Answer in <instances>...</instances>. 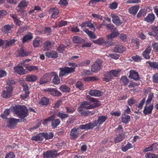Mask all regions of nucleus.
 Here are the masks:
<instances>
[{
    "instance_id": "obj_29",
    "label": "nucleus",
    "mask_w": 158,
    "mask_h": 158,
    "mask_svg": "<svg viewBox=\"0 0 158 158\" xmlns=\"http://www.w3.org/2000/svg\"><path fill=\"white\" fill-rule=\"evenodd\" d=\"M104 78H103V81L106 82H108L113 78L111 71L106 73L104 74Z\"/></svg>"
},
{
    "instance_id": "obj_27",
    "label": "nucleus",
    "mask_w": 158,
    "mask_h": 158,
    "mask_svg": "<svg viewBox=\"0 0 158 158\" xmlns=\"http://www.w3.org/2000/svg\"><path fill=\"white\" fill-rule=\"evenodd\" d=\"M125 50V48L121 45H117L114 48V51L116 52L121 53L123 52Z\"/></svg>"
},
{
    "instance_id": "obj_62",
    "label": "nucleus",
    "mask_w": 158,
    "mask_h": 158,
    "mask_svg": "<svg viewBox=\"0 0 158 158\" xmlns=\"http://www.w3.org/2000/svg\"><path fill=\"white\" fill-rule=\"evenodd\" d=\"M107 28L110 30L112 32H114L116 30V29L113 25L108 24L106 25Z\"/></svg>"
},
{
    "instance_id": "obj_32",
    "label": "nucleus",
    "mask_w": 158,
    "mask_h": 158,
    "mask_svg": "<svg viewBox=\"0 0 158 158\" xmlns=\"http://www.w3.org/2000/svg\"><path fill=\"white\" fill-rule=\"evenodd\" d=\"M157 149V144L155 143L152 144V145L150 147L145 148L143 151L144 152H146L148 151H155Z\"/></svg>"
},
{
    "instance_id": "obj_40",
    "label": "nucleus",
    "mask_w": 158,
    "mask_h": 158,
    "mask_svg": "<svg viewBox=\"0 0 158 158\" xmlns=\"http://www.w3.org/2000/svg\"><path fill=\"white\" fill-rule=\"evenodd\" d=\"M33 38L32 35L31 34H29L24 36L22 38V42L23 43H25L28 41L31 40Z\"/></svg>"
},
{
    "instance_id": "obj_63",
    "label": "nucleus",
    "mask_w": 158,
    "mask_h": 158,
    "mask_svg": "<svg viewBox=\"0 0 158 158\" xmlns=\"http://www.w3.org/2000/svg\"><path fill=\"white\" fill-rule=\"evenodd\" d=\"M152 46L156 51H158V43L153 42L152 44Z\"/></svg>"
},
{
    "instance_id": "obj_36",
    "label": "nucleus",
    "mask_w": 158,
    "mask_h": 158,
    "mask_svg": "<svg viewBox=\"0 0 158 158\" xmlns=\"http://www.w3.org/2000/svg\"><path fill=\"white\" fill-rule=\"evenodd\" d=\"M73 42L76 44H81L84 42V40L78 36H74L73 38Z\"/></svg>"
},
{
    "instance_id": "obj_54",
    "label": "nucleus",
    "mask_w": 158,
    "mask_h": 158,
    "mask_svg": "<svg viewBox=\"0 0 158 158\" xmlns=\"http://www.w3.org/2000/svg\"><path fill=\"white\" fill-rule=\"evenodd\" d=\"M113 32H112L110 34L108 35L107 36V38L108 39H111L112 38H114L117 35H118V31H116V30L115 31Z\"/></svg>"
},
{
    "instance_id": "obj_64",
    "label": "nucleus",
    "mask_w": 158,
    "mask_h": 158,
    "mask_svg": "<svg viewBox=\"0 0 158 158\" xmlns=\"http://www.w3.org/2000/svg\"><path fill=\"white\" fill-rule=\"evenodd\" d=\"M152 78L153 82L158 83V74H156L153 75Z\"/></svg>"
},
{
    "instance_id": "obj_45",
    "label": "nucleus",
    "mask_w": 158,
    "mask_h": 158,
    "mask_svg": "<svg viewBox=\"0 0 158 158\" xmlns=\"http://www.w3.org/2000/svg\"><path fill=\"white\" fill-rule=\"evenodd\" d=\"M133 147L132 144L129 142H128L125 146L122 147V149L123 151L126 152L128 150Z\"/></svg>"
},
{
    "instance_id": "obj_6",
    "label": "nucleus",
    "mask_w": 158,
    "mask_h": 158,
    "mask_svg": "<svg viewBox=\"0 0 158 158\" xmlns=\"http://www.w3.org/2000/svg\"><path fill=\"white\" fill-rule=\"evenodd\" d=\"M79 128L74 127L72 128L70 131V135L71 139H75L79 136L80 132L78 131Z\"/></svg>"
},
{
    "instance_id": "obj_44",
    "label": "nucleus",
    "mask_w": 158,
    "mask_h": 158,
    "mask_svg": "<svg viewBox=\"0 0 158 158\" xmlns=\"http://www.w3.org/2000/svg\"><path fill=\"white\" fill-rule=\"evenodd\" d=\"M26 68L30 71H33L37 72L38 71V68L36 66L27 65Z\"/></svg>"
},
{
    "instance_id": "obj_26",
    "label": "nucleus",
    "mask_w": 158,
    "mask_h": 158,
    "mask_svg": "<svg viewBox=\"0 0 158 158\" xmlns=\"http://www.w3.org/2000/svg\"><path fill=\"white\" fill-rule=\"evenodd\" d=\"M152 31L151 32H149L148 34L149 35L155 36L157 35L158 33V26H152L151 27Z\"/></svg>"
},
{
    "instance_id": "obj_52",
    "label": "nucleus",
    "mask_w": 158,
    "mask_h": 158,
    "mask_svg": "<svg viewBox=\"0 0 158 158\" xmlns=\"http://www.w3.org/2000/svg\"><path fill=\"white\" fill-rule=\"evenodd\" d=\"M90 62V60H84L82 62L79 63L78 65L79 66H86L89 65Z\"/></svg>"
},
{
    "instance_id": "obj_59",
    "label": "nucleus",
    "mask_w": 158,
    "mask_h": 158,
    "mask_svg": "<svg viewBox=\"0 0 158 158\" xmlns=\"http://www.w3.org/2000/svg\"><path fill=\"white\" fill-rule=\"evenodd\" d=\"M55 115H54V114L52 115L51 116L49 117L48 118L45 119V120H44V124H46L47 122H49V121H52H52L55 118Z\"/></svg>"
},
{
    "instance_id": "obj_30",
    "label": "nucleus",
    "mask_w": 158,
    "mask_h": 158,
    "mask_svg": "<svg viewBox=\"0 0 158 158\" xmlns=\"http://www.w3.org/2000/svg\"><path fill=\"white\" fill-rule=\"evenodd\" d=\"M44 134L41 133L37 135L33 136L31 138V139L38 141H41L44 139Z\"/></svg>"
},
{
    "instance_id": "obj_11",
    "label": "nucleus",
    "mask_w": 158,
    "mask_h": 158,
    "mask_svg": "<svg viewBox=\"0 0 158 158\" xmlns=\"http://www.w3.org/2000/svg\"><path fill=\"white\" fill-rule=\"evenodd\" d=\"M102 68V63L95 62L91 67V71L95 72L100 70Z\"/></svg>"
},
{
    "instance_id": "obj_7",
    "label": "nucleus",
    "mask_w": 158,
    "mask_h": 158,
    "mask_svg": "<svg viewBox=\"0 0 158 158\" xmlns=\"http://www.w3.org/2000/svg\"><path fill=\"white\" fill-rule=\"evenodd\" d=\"M7 120V127L10 128L14 127L16 125L17 122H19V119L14 118H10L8 119Z\"/></svg>"
},
{
    "instance_id": "obj_4",
    "label": "nucleus",
    "mask_w": 158,
    "mask_h": 158,
    "mask_svg": "<svg viewBox=\"0 0 158 158\" xmlns=\"http://www.w3.org/2000/svg\"><path fill=\"white\" fill-rule=\"evenodd\" d=\"M97 106H98L95 103L91 104L89 102L86 101H84L80 106L81 108L87 109H93L97 107Z\"/></svg>"
},
{
    "instance_id": "obj_25",
    "label": "nucleus",
    "mask_w": 158,
    "mask_h": 158,
    "mask_svg": "<svg viewBox=\"0 0 158 158\" xmlns=\"http://www.w3.org/2000/svg\"><path fill=\"white\" fill-rule=\"evenodd\" d=\"M37 79V76L34 75H27L25 78V80L28 82H34Z\"/></svg>"
},
{
    "instance_id": "obj_28",
    "label": "nucleus",
    "mask_w": 158,
    "mask_h": 158,
    "mask_svg": "<svg viewBox=\"0 0 158 158\" xmlns=\"http://www.w3.org/2000/svg\"><path fill=\"white\" fill-rule=\"evenodd\" d=\"M50 11L52 13L51 17L54 19H56L59 13L58 9L56 8H51Z\"/></svg>"
},
{
    "instance_id": "obj_1",
    "label": "nucleus",
    "mask_w": 158,
    "mask_h": 158,
    "mask_svg": "<svg viewBox=\"0 0 158 158\" xmlns=\"http://www.w3.org/2000/svg\"><path fill=\"white\" fill-rule=\"evenodd\" d=\"M14 112L20 118H24L28 115V110L26 107L24 106H16L14 109Z\"/></svg>"
},
{
    "instance_id": "obj_33",
    "label": "nucleus",
    "mask_w": 158,
    "mask_h": 158,
    "mask_svg": "<svg viewBox=\"0 0 158 158\" xmlns=\"http://www.w3.org/2000/svg\"><path fill=\"white\" fill-rule=\"evenodd\" d=\"M83 31L85 32L91 39H95L96 38V36L95 35L94 32L89 30L88 29H85L83 30Z\"/></svg>"
},
{
    "instance_id": "obj_2",
    "label": "nucleus",
    "mask_w": 158,
    "mask_h": 158,
    "mask_svg": "<svg viewBox=\"0 0 158 158\" xmlns=\"http://www.w3.org/2000/svg\"><path fill=\"white\" fill-rule=\"evenodd\" d=\"M59 70H60L59 76L62 77L69 73L74 72L75 71V68L64 67V68H60Z\"/></svg>"
},
{
    "instance_id": "obj_35",
    "label": "nucleus",
    "mask_w": 158,
    "mask_h": 158,
    "mask_svg": "<svg viewBox=\"0 0 158 158\" xmlns=\"http://www.w3.org/2000/svg\"><path fill=\"white\" fill-rule=\"evenodd\" d=\"M14 25L11 24V25H7L3 27H2V32L5 34L7 33L11 28L13 27Z\"/></svg>"
},
{
    "instance_id": "obj_22",
    "label": "nucleus",
    "mask_w": 158,
    "mask_h": 158,
    "mask_svg": "<svg viewBox=\"0 0 158 158\" xmlns=\"http://www.w3.org/2000/svg\"><path fill=\"white\" fill-rule=\"evenodd\" d=\"M155 19V15L152 13L149 14L144 19V20L148 23H152Z\"/></svg>"
},
{
    "instance_id": "obj_38",
    "label": "nucleus",
    "mask_w": 158,
    "mask_h": 158,
    "mask_svg": "<svg viewBox=\"0 0 158 158\" xmlns=\"http://www.w3.org/2000/svg\"><path fill=\"white\" fill-rule=\"evenodd\" d=\"M50 94L54 96H60L61 95L62 93L54 88H52Z\"/></svg>"
},
{
    "instance_id": "obj_3",
    "label": "nucleus",
    "mask_w": 158,
    "mask_h": 158,
    "mask_svg": "<svg viewBox=\"0 0 158 158\" xmlns=\"http://www.w3.org/2000/svg\"><path fill=\"white\" fill-rule=\"evenodd\" d=\"M6 89L7 90H3L2 92V96L3 98H9L12 95V87L11 86H7Z\"/></svg>"
},
{
    "instance_id": "obj_47",
    "label": "nucleus",
    "mask_w": 158,
    "mask_h": 158,
    "mask_svg": "<svg viewBox=\"0 0 158 158\" xmlns=\"http://www.w3.org/2000/svg\"><path fill=\"white\" fill-rule=\"evenodd\" d=\"M121 82L125 86L127 85L129 82V81L126 76H123L120 79Z\"/></svg>"
},
{
    "instance_id": "obj_8",
    "label": "nucleus",
    "mask_w": 158,
    "mask_h": 158,
    "mask_svg": "<svg viewBox=\"0 0 158 158\" xmlns=\"http://www.w3.org/2000/svg\"><path fill=\"white\" fill-rule=\"evenodd\" d=\"M153 106L152 104H146L144 107L143 113L145 115L150 114L153 109Z\"/></svg>"
},
{
    "instance_id": "obj_37",
    "label": "nucleus",
    "mask_w": 158,
    "mask_h": 158,
    "mask_svg": "<svg viewBox=\"0 0 158 158\" xmlns=\"http://www.w3.org/2000/svg\"><path fill=\"white\" fill-rule=\"evenodd\" d=\"M83 108L79 106L78 108V112L81 115L86 116L87 115H90V112L88 111H85L82 109Z\"/></svg>"
},
{
    "instance_id": "obj_24",
    "label": "nucleus",
    "mask_w": 158,
    "mask_h": 158,
    "mask_svg": "<svg viewBox=\"0 0 158 158\" xmlns=\"http://www.w3.org/2000/svg\"><path fill=\"white\" fill-rule=\"evenodd\" d=\"M45 55L48 58H56L58 56V53L55 51L46 52Z\"/></svg>"
},
{
    "instance_id": "obj_56",
    "label": "nucleus",
    "mask_w": 158,
    "mask_h": 158,
    "mask_svg": "<svg viewBox=\"0 0 158 158\" xmlns=\"http://www.w3.org/2000/svg\"><path fill=\"white\" fill-rule=\"evenodd\" d=\"M52 81L55 84L58 85L60 83V79L57 75H56L52 80Z\"/></svg>"
},
{
    "instance_id": "obj_13",
    "label": "nucleus",
    "mask_w": 158,
    "mask_h": 158,
    "mask_svg": "<svg viewBox=\"0 0 158 158\" xmlns=\"http://www.w3.org/2000/svg\"><path fill=\"white\" fill-rule=\"evenodd\" d=\"M152 50V47L150 45L148 46L146 48L142 54L143 56L146 59H149L150 58V56L149 54Z\"/></svg>"
},
{
    "instance_id": "obj_19",
    "label": "nucleus",
    "mask_w": 158,
    "mask_h": 158,
    "mask_svg": "<svg viewBox=\"0 0 158 158\" xmlns=\"http://www.w3.org/2000/svg\"><path fill=\"white\" fill-rule=\"evenodd\" d=\"M28 5V2L25 0H22L19 4L18 6V8L17 10L18 11L20 12L23 9Z\"/></svg>"
},
{
    "instance_id": "obj_21",
    "label": "nucleus",
    "mask_w": 158,
    "mask_h": 158,
    "mask_svg": "<svg viewBox=\"0 0 158 158\" xmlns=\"http://www.w3.org/2000/svg\"><path fill=\"white\" fill-rule=\"evenodd\" d=\"M10 17L13 19L14 22L16 25L20 26L23 24V23L18 18L17 15H15L11 14L10 15Z\"/></svg>"
},
{
    "instance_id": "obj_20",
    "label": "nucleus",
    "mask_w": 158,
    "mask_h": 158,
    "mask_svg": "<svg viewBox=\"0 0 158 158\" xmlns=\"http://www.w3.org/2000/svg\"><path fill=\"white\" fill-rule=\"evenodd\" d=\"M129 77L135 80H138L139 78L138 72L134 70H131L130 72Z\"/></svg>"
},
{
    "instance_id": "obj_42",
    "label": "nucleus",
    "mask_w": 158,
    "mask_h": 158,
    "mask_svg": "<svg viewBox=\"0 0 158 158\" xmlns=\"http://www.w3.org/2000/svg\"><path fill=\"white\" fill-rule=\"evenodd\" d=\"M49 99L46 98H42L39 102V103L42 105H47L49 103Z\"/></svg>"
},
{
    "instance_id": "obj_49",
    "label": "nucleus",
    "mask_w": 158,
    "mask_h": 158,
    "mask_svg": "<svg viewBox=\"0 0 158 158\" xmlns=\"http://www.w3.org/2000/svg\"><path fill=\"white\" fill-rule=\"evenodd\" d=\"M147 63H148L152 68L158 69V63H157L154 62H152L148 61H147Z\"/></svg>"
},
{
    "instance_id": "obj_15",
    "label": "nucleus",
    "mask_w": 158,
    "mask_h": 158,
    "mask_svg": "<svg viewBox=\"0 0 158 158\" xmlns=\"http://www.w3.org/2000/svg\"><path fill=\"white\" fill-rule=\"evenodd\" d=\"M42 39L39 37L35 38L33 40V44L35 47H41L42 44Z\"/></svg>"
},
{
    "instance_id": "obj_34",
    "label": "nucleus",
    "mask_w": 158,
    "mask_h": 158,
    "mask_svg": "<svg viewBox=\"0 0 158 158\" xmlns=\"http://www.w3.org/2000/svg\"><path fill=\"white\" fill-rule=\"evenodd\" d=\"M31 53L30 52H27L24 50L23 48H21L20 50L18 51V54L19 56H27L30 54Z\"/></svg>"
},
{
    "instance_id": "obj_18",
    "label": "nucleus",
    "mask_w": 158,
    "mask_h": 158,
    "mask_svg": "<svg viewBox=\"0 0 158 158\" xmlns=\"http://www.w3.org/2000/svg\"><path fill=\"white\" fill-rule=\"evenodd\" d=\"M103 92L100 90L96 89L91 90L88 93L89 94L96 97H99L101 96Z\"/></svg>"
},
{
    "instance_id": "obj_60",
    "label": "nucleus",
    "mask_w": 158,
    "mask_h": 158,
    "mask_svg": "<svg viewBox=\"0 0 158 158\" xmlns=\"http://www.w3.org/2000/svg\"><path fill=\"white\" fill-rule=\"evenodd\" d=\"M146 10L145 9L141 10L137 15V17L138 18L142 16H144L145 15Z\"/></svg>"
},
{
    "instance_id": "obj_31",
    "label": "nucleus",
    "mask_w": 158,
    "mask_h": 158,
    "mask_svg": "<svg viewBox=\"0 0 158 158\" xmlns=\"http://www.w3.org/2000/svg\"><path fill=\"white\" fill-rule=\"evenodd\" d=\"M139 6H135L131 7L128 9L129 12L130 13L135 15L139 9Z\"/></svg>"
},
{
    "instance_id": "obj_10",
    "label": "nucleus",
    "mask_w": 158,
    "mask_h": 158,
    "mask_svg": "<svg viewBox=\"0 0 158 158\" xmlns=\"http://www.w3.org/2000/svg\"><path fill=\"white\" fill-rule=\"evenodd\" d=\"M57 155L56 151H48L43 153L44 157V158H52L55 157Z\"/></svg>"
},
{
    "instance_id": "obj_41",
    "label": "nucleus",
    "mask_w": 158,
    "mask_h": 158,
    "mask_svg": "<svg viewBox=\"0 0 158 158\" xmlns=\"http://www.w3.org/2000/svg\"><path fill=\"white\" fill-rule=\"evenodd\" d=\"M130 117L128 115H122V122L125 123H128L130 121Z\"/></svg>"
},
{
    "instance_id": "obj_17",
    "label": "nucleus",
    "mask_w": 158,
    "mask_h": 158,
    "mask_svg": "<svg viewBox=\"0 0 158 158\" xmlns=\"http://www.w3.org/2000/svg\"><path fill=\"white\" fill-rule=\"evenodd\" d=\"M94 127L93 123L90 122L86 124L80 125L79 128L81 130L90 129H93Z\"/></svg>"
},
{
    "instance_id": "obj_16",
    "label": "nucleus",
    "mask_w": 158,
    "mask_h": 158,
    "mask_svg": "<svg viewBox=\"0 0 158 158\" xmlns=\"http://www.w3.org/2000/svg\"><path fill=\"white\" fill-rule=\"evenodd\" d=\"M93 41L94 43L104 46H107V44L108 42V41L105 40L102 38H100L97 40H93Z\"/></svg>"
},
{
    "instance_id": "obj_58",
    "label": "nucleus",
    "mask_w": 158,
    "mask_h": 158,
    "mask_svg": "<svg viewBox=\"0 0 158 158\" xmlns=\"http://www.w3.org/2000/svg\"><path fill=\"white\" fill-rule=\"evenodd\" d=\"M15 155L14 152H10L6 153L5 156V158H15Z\"/></svg>"
},
{
    "instance_id": "obj_53",
    "label": "nucleus",
    "mask_w": 158,
    "mask_h": 158,
    "mask_svg": "<svg viewBox=\"0 0 158 158\" xmlns=\"http://www.w3.org/2000/svg\"><path fill=\"white\" fill-rule=\"evenodd\" d=\"M118 5V3L114 2L109 4V7L111 9H115L117 8Z\"/></svg>"
},
{
    "instance_id": "obj_46",
    "label": "nucleus",
    "mask_w": 158,
    "mask_h": 158,
    "mask_svg": "<svg viewBox=\"0 0 158 158\" xmlns=\"http://www.w3.org/2000/svg\"><path fill=\"white\" fill-rule=\"evenodd\" d=\"M44 136V138L46 139H52L53 137V134L52 132L48 133H42Z\"/></svg>"
},
{
    "instance_id": "obj_50",
    "label": "nucleus",
    "mask_w": 158,
    "mask_h": 158,
    "mask_svg": "<svg viewBox=\"0 0 158 158\" xmlns=\"http://www.w3.org/2000/svg\"><path fill=\"white\" fill-rule=\"evenodd\" d=\"M60 122L59 119L53 120L52 122V126L53 127L56 128L60 124Z\"/></svg>"
},
{
    "instance_id": "obj_39",
    "label": "nucleus",
    "mask_w": 158,
    "mask_h": 158,
    "mask_svg": "<svg viewBox=\"0 0 158 158\" xmlns=\"http://www.w3.org/2000/svg\"><path fill=\"white\" fill-rule=\"evenodd\" d=\"M59 89L61 91L64 92H69L70 90L69 88L65 85L60 86Z\"/></svg>"
},
{
    "instance_id": "obj_23",
    "label": "nucleus",
    "mask_w": 158,
    "mask_h": 158,
    "mask_svg": "<svg viewBox=\"0 0 158 158\" xmlns=\"http://www.w3.org/2000/svg\"><path fill=\"white\" fill-rule=\"evenodd\" d=\"M125 137V133L124 132H122L114 139V141L115 143H118L123 140Z\"/></svg>"
},
{
    "instance_id": "obj_9",
    "label": "nucleus",
    "mask_w": 158,
    "mask_h": 158,
    "mask_svg": "<svg viewBox=\"0 0 158 158\" xmlns=\"http://www.w3.org/2000/svg\"><path fill=\"white\" fill-rule=\"evenodd\" d=\"M111 16L112 18L113 22L116 26H119L123 23L122 21L120 19L119 17L116 15L112 14L111 15Z\"/></svg>"
},
{
    "instance_id": "obj_48",
    "label": "nucleus",
    "mask_w": 158,
    "mask_h": 158,
    "mask_svg": "<svg viewBox=\"0 0 158 158\" xmlns=\"http://www.w3.org/2000/svg\"><path fill=\"white\" fill-rule=\"evenodd\" d=\"M57 115L61 119L67 118L69 116L68 114L63 113L60 112L57 113Z\"/></svg>"
},
{
    "instance_id": "obj_55",
    "label": "nucleus",
    "mask_w": 158,
    "mask_h": 158,
    "mask_svg": "<svg viewBox=\"0 0 158 158\" xmlns=\"http://www.w3.org/2000/svg\"><path fill=\"white\" fill-rule=\"evenodd\" d=\"M66 46L64 44H60L57 48V50L60 53H62L66 48Z\"/></svg>"
},
{
    "instance_id": "obj_5",
    "label": "nucleus",
    "mask_w": 158,
    "mask_h": 158,
    "mask_svg": "<svg viewBox=\"0 0 158 158\" xmlns=\"http://www.w3.org/2000/svg\"><path fill=\"white\" fill-rule=\"evenodd\" d=\"M107 118V117L106 115H101L98 116L97 120L93 121V123L94 127L97 126L98 124L99 126H100L106 121Z\"/></svg>"
},
{
    "instance_id": "obj_57",
    "label": "nucleus",
    "mask_w": 158,
    "mask_h": 158,
    "mask_svg": "<svg viewBox=\"0 0 158 158\" xmlns=\"http://www.w3.org/2000/svg\"><path fill=\"white\" fill-rule=\"evenodd\" d=\"M111 73H112L113 76L117 77L120 71V70L119 69L117 70H113L110 71Z\"/></svg>"
},
{
    "instance_id": "obj_14",
    "label": "nucleus",
    "mask_w": 158,
    "mask_h": 158,
    "mask_svg": "<svg viewBox=\"0 0 158 158\" xmlns=\"http://www.w3.org/2000/svg\"><path fill=\"white\" fill-rule=\"evenodd\" d=\"M15 72L20 75H24L26 73L25 69L21 66H17L14 68Z\"/></svg>"
},
{
    "instance_id": "obj_43",
    "label": "nucleus",
    "mask_w": 158,
    "mask_h": 158,
    "mask_svg": "<svg viewBox=\"0 0 158 158\" xmlns=\"http://www.w3.org/2000/svg\"><path fill=\"white\" fill-rule=\"evenodd\" d=\"M15 40L14 39L10 40H5V48H7L11 46L14 44Z\"/></svg>"
},
{
    "instance_id": "obj_51",
    "label": "nucleus",
    "mask_w": 158,
    "mask_h": 158,
    "mask_svg": "<svg viewBox=\"0 0 158 158\" xmlns=\"http://www.w3.org/2000/svg\"><path fill=\"white\" fill-rule=\"evenodd\" d=\"M98 78L96 76H93L91 77H88L85 78L84 79V80L85 81H96L98 80Z\"/></svg>"
},
{
    "instance_id": "obj_12",
    "label": "nucleus",
    "mask_w": 158,
    "mask_h": 158,
    "mask_svg": "<svg viewBox=\"0 0 158 158\" xmlns=\"http://www.w3.org/2000/svg\"><path fill=\"white\" fill-rule=\"evenodd\" d=\"M55 43L53 41H47L44 44V50L48 51L50 48L54 46Z\"/></svg>"
},
{
    "instance_id": "obj_61",
    "label": "nucleus",
    "mask_w": 158,
    "mask_h": 158,
    "mask_svg": "<svg viewBox=\"0 0 158 158\" xmlns=\"http://www.w3.org/2000/svg\"><path fill=\"white\" fill-rule=\"evenodd\" d=\"M83 84L80 81L77 82L76 84V87L80 90H82L84 88Z\"/></svg>"
}]
</instances>
